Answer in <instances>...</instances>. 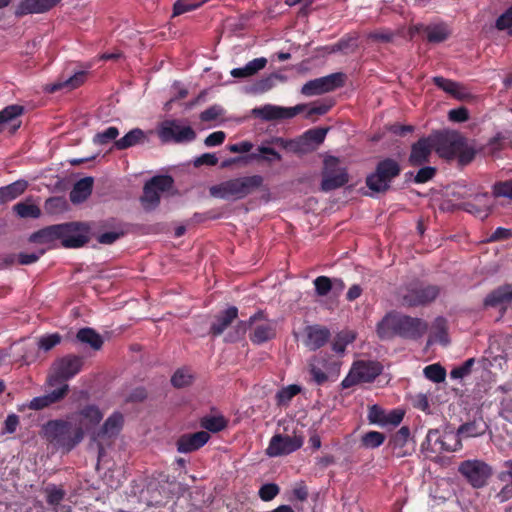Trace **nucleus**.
<instances>
[{
    "mask_svg": "<svg viewBox=\"0 0 512 512\" xmlns=\"http://www.w3.org/2000/svg\"><path fill=\"white\" fill-rule=\"evenodd\" d=\"M428 330V323L418 317L397 312L387 313L377 324V335L382 340L400 337L406 340H418Z\"/></svg>",
    "mask_w": 512,
    "mask_h": 512,
    "instance_id": "nucleus-1",
    "label": "nucleus"
},
{
    "mask_svg": "<svg viewBox=\"0 0 512 512\" xmlns=\"http://www.w3.org/2000/svg\"><path fill=\"white\" fill-rule=\"evenodd\" d=\"M42 434L54 448L68 453L82 441L84 430L67 420L56 419L42 426Z\"/></svg>",
    "mask_w": 512,
    "mask_h": 512,
    "instance_id": "nucleus-2",
    "label": "nucleus"
},
{
    "mask_svg": "<svg viewBox=\"0 0 512 512\" xmlns=\"http://www.w3.org/2000/svg\"><path fill=\"white\" fill-rule=\"evenodd\" d=\"M501 197L512 199V179L495 182L492 186V196L488 192L478 193L470 200L461 203L460 208L481 220H485L495 207L493 198Z\"/></svg>",
    "mask_w": 512,
    "mask_h": 512,
    "instance_id": "nucleus-3",
    "label": "nucleus"
},
{
    "mask_svg": "<svg viewBox=\"0 0 512 512\" xmlns=\"http://www.w3.org/2000/svg\"><path fill=\"white\" fill-rule=\"evenodd\" d=\"M264 178L261 175L243 176L223 181L210 188V194L221 199H243L261 188Z\"/></svg>",
    "mask_w": 512,
    "mask_h": 512,
    "instance_id": "nucleus-4",
    "label": "nucleus"
},
{
    "mask_svg": "<svg viewBox=\"0 0 512 512\" xmlns=\"http://www.w3.org/2000/svg\"><path fill=\"white\" fill-rule=\"evenodd\" d=\"M442 288L438 285L423 281H412L399 291L401 304L408 308L423 307L434 302L440 295Z\"/></svg>",
    "mask_w": 512,
    "mask_h": 512,
    "instance_id": "nucleus-5",
    "label": "nucleus"
},
{
    "mask_svg": "<svg viewBox=\"0 0 512 512\" xmlns=\"http://www.w3.org/2000/svg\"><path fill=\"white\" fill-rule=\"evenodd\" d=\"M400 163L391 157L380 160L375 170L367 175L365 179L366 186L374 193H386L390 190L391 184L395 178L401 174Z\"/></svg>",
    "mask_w": 512,
    "mask_h": 512,
    "instance_id": "nucleus-6",
    "label": "nucleus"
},
{
    "mask_svg": "<svg viewBox=\"0 0 512 512\" xmlns=\"http://www.w3.org/2000/svg\"><path fill=\"white\" fill-rule=\"evenodd\" d=\"M309 372L317 385H323L328 380H336L340 373V363L333 356L320 353L309 363Z\"/></svg>",
    "mask_w": 512,
    "mask_h": 512,
    "instance_id": "nucleus-7",
    "label": "nucleus"
},
{
    "mask_svg": "<svg viewBox=\"0 0 512 512\" xmlns=\"http://www.w3.org/2000/svg\"><path fill=\"white\" fill-rule=\"evenodd\" d=\"M430 136L434 149L441 158L454 159L465 146V137L456 131H436Z\"/></svg>",
    "mask_w": 512,
    "mask_h": 512,
    "instance_id": "nucleus-8",
    "label": "nucleus"
},
{
    "mask_svg": "<svg viewBox=\"0 0 512 512\" xmlns=\"http://www.w3.org/2000/svg\"><path fill=\"white\" fill-rule=\"evenodd\" d=\"M349 182V174L345 167L340 166L339 158L328 156L324 159L321 190L330 192L345 186Z\"/></svg>",
    "mask_w": 512,
    "mask_h": 512,
    "instance_id": "nucleus-9",
    "label": "nucleus"
},
{
    "mask_svg": "<svg viewBox=\"0 0 512 512\" xmlns=\"http://www.w3.org/2000/svg\"><path fill=\"white\" fill-rule=\"evenodd\" d=\"M174 186V179L170 175H157L147 181L143 187L140 198L145 210H153L160 203V194L170 191Z\"/></svg>",
    "mask_w": 512,
    "mask_h": 512,
    "instance_id": "nucleus-10",
    "label": "nucleus"
},
{
    "mask_svg": "<svg viewBox=\"0 0 512 512\" xmlns=\"http://www.w3.org/2000/svg\"><path fill=\"white\" fill-rule=\"evenodd\" d=\"M458 472L473 488L479 489L487 484L493 470L491 465L483 460L468 459L459 464Z\"/></svg>",
    "mask_w": 512,
    "mask_h": 512,
    "instance_id": "nucleus-11",
    "label": "nucleus"
},
{
    "mask_svg": "<svg viewBox=\"0 0 512 512\" xmlns=\"http://www.w3.org/2000/svg\"><path fill=\"white\" fill-rule=\"evenodd\" d=\"M158 136L164 143H188L196 139V132L192 127L184 126L178 120H165L159 127Z\"/></svg>",
    "mask_w": 512,
    "mask_h": 512,
    "instance_id": "nucleus-12",
    "label": "nucleus"
},
{
    "mask_svg": "<svg viewBox=\"0 0 512 512\" xmlns=\"http://www.w3.org/2000/svg\"><path fill=\"white\" fill-rule=\"evenodd\" d=\"M345 81L346 75L344 73H332L330 75L308 81L303 85L301 93L305 96L321 95L344 86Z\"/></svg>",
    "mask_w": 512,
    "mask_h": 512,
    "instance_id": "nucleus-13",
    "label": "nucleus"
},
{
    "mask_svg": "<svg viewBox=\"0 0 512 512\" xmlns=\"http://www.w3.org/2000/svg\"><path fill=\"white\" fill-rule=\"evenodd\" d=\"M304 439L300 435L275 434L269 442L266 454L270 457H278L291 454L303 445Z\"/></svg>",
    "mask_w": 512,
    "mask_h": 512,
    "instance_id": "nucleus-14",
    "label": "nucleus"
},
{
    "mask_svg": "<svg viewBox=\"0 0 512 512\" xmlns=\"http://www.w3.org/2000/svg\"><path fill=\"white\" fill-rule=\"evenodd\" d=\"M327 133L326 128H313L307 130L303 136L296 141H285L282 138H277L276 142L283 148H289L295 153H305L310 148V143L320 144L324 141Z\"/></svg>",
    "mask_w": 512,
    "mask_h": 512,
    "instance_id": "nucleus-15",
    "label": "nucleus"
},
{
    "mask_svg": "<svg viewBox=\"0 0 512 512\" xmlns=\"http://www.w3.org/2000/svg\"><path fill=\"white\" fill-rule=\"evenodd\" d=\"M84 365L82 356L68 354L54 363L55 379L59 382L67 381L76 376Z\"/></svg>",
    "mask_w": 512,
    "mask_h": 512,
    "instance_id": "nucleus-16",
    "label": "nucleus"
},
{
    "mask_svg": "<svg viewBox=\"0 0 512 512\" xmlns=\"http://www.w3.org/2000/svg\"><path fill=\"white\" fill-rule=\"evenodd\" d=\"M307 106L298 104L294 107H280L271 104L253 110L254 114L266 121L290 119L302 113Z\"/></svg>",
    "mask_w": 512,
    "mask_h": 512,
    "instance_id": "nucleus-17",
    "label": "nucleus"
},
{
    "mask_svg": "<svg viewBox=\"0 0 512 512\" xmlns=\"http://www.w3.org/2000/svg\"><path fill=\"white\" fill-rule=\"evenodd\" d=\"M66 226L63 236L60 237L61 244L65 248H79L89 241L88 228L78 222L62 223Z\"/></svg>",
    "mask_w": 512,
    "mask_h": 512,
    "instance_id": "nucleus-18",
    "label": "nucleus"
},
{
    "mask_svg": "<svg viewBox=\"0 0 512 512\" xmlns=\"http://www.w3.org/2000/svg\"><path fill=\"white\" fill-rule=\"evenodd\" d=\"M388 447L397 458L411 455L415 450V445L411 440L409 427L402 426L395 432L388 442Z\"/></svg>",
    "mask_w": 512,
    "mask_h": 512,
    "instance_id": "nucleus-19",
    "label": "nucleus"
},
{
    "mask_svg": "<svg viewBox=\"0 0 512 512\" xmlns=\"http://www.w3.org/2000/svg\"><path fill=\"white\" fill-rule=\"evenodd\" d=\"M433 151L435 149L431 136L421 137L412 144L408 162L413 167L422 166L429 162Z\"/></svg>",
    "mask_w": 512,
    "mask_h": 512,
    "instance_id": "nucleus-20",
    "label": "nucleus"
},
{
    "mask_svg": "<svg viewBox=\"0 0 512 512\" xmlns=\"http://www.w3.org/2000/svg\"><path fill=\"white\" fill-rule=\"evenodd\" d=\"M210 439V434L206 431L195 433H185L176 441L177 451L179 453H191L202 448Z\"/></svg>",
    "mask_w": 512,
    "mask_h": 512,
    "instance_id": "nucleus-21",
    "label": "nucleus"
},
{
    "mask_svg": "<svg viewBox=\"0 0 512 512\" xmlns=\"http://www.w3.org/2000/svg\"><path fill=\"white\" fill-rule=\"evenodd\" d=\"M24 113V107L18 104L6 106L0 111V133L5 126L9 127V133L14 134L21 126L19 119Z\"/></svg>",
    "mask_w": 512,
    "mask_h": 512,
    "instance_id": "nucleus-22",
    "label": "nucleus"
},
{
    "mask_svg": "<svg viewBox=\"0 0 512 512\" xmlns=\"http://www.w3.org/2000/svg\"><path fill=\"white\" fill-rule=\"evenodd\" d=\"M504 469L497 474V479L503 484L494 495L498 503H505L512 499V459L503 463Z\"/></svg>",
    "mask_w": 512,
    "mask_h": 512,
    "instance_id": "nucleus-23",
    "label": "nucleus"
},
{
    "mask_svg": "<svg viewBox=\"0 0 512 512\" xmlns=\"http://www.w3.org/2000/svg\"><path fill=\"white\" fill-rule=\"evenodd\" d=\"M305 332L306 339L304 340V344L313 351L323 347L331 337L330 330L320 325L308 326Z\"/></svg>",
    "mask_w": 512,
    "mask_h": 512,
    "instance_id": "nucleus-24",
    "label": "nucleus"
},
{
    "mask_svg": "<svg viewBox=\"0 0 512 512\" xmlns=\"http://www.w3.org/2000/svg\"><path fill=\"white\" fill-rule=\"evenodd\" d=\"M61 0H22L16 7L15 15L44 13L56 6Z\"/></svg>",
    "mask_w": 512,
    "mask_h": 512,
    "instance_id": "nucleus-25",
    "label": "nucleus"
},
{
    "mask_svg": "<svg viewBox=\"0 0 512 512\" xmlns=\"http://www.w3.org/2000/svg\"><path fill=\"white\" fill-rule=\"evenodd\" d=\"M124 418L120 412L112 413L94 434L95 440L110 439L119 434L123 427Z\"/></svg>",
    "mask_w": 512,
    "mask_h": 512,
    "instance_id": "nucleus-26",
    "label": "nucleus"
},
{
    "mask_svg": "<svg viewBox=\"0 0 512 512\" xmlns=\"http://www.w3.org/2000/svg\"><path fill=\"white\" fill-rule=\"evenodd\" d=\"M352 368L362 383H371L381 374L383 367L376 361H357Z\"/></svg>",
    "mask_w": 512,
    "mask_h": 512,
    "instance_id": "nucleus-27",
    "label": "nucleus"
},
{
    "mask_svg": "<svg viewBox=\"0 0 512 512\" xmlns=\"http://www.w3.org/2000/svg\"><path fill=\"white\" fill-rule=\"evenodd\" d=\"M238 317V308L230 306L223 312L215 316V321L211 324L209 333L214 336H220Z\"/></svg>",
    "mask_w": 512,
    "mask_h": 512,
    "instance_id": "nucleus-28",
    "label": "nucleus"
},
{
    "mask_svg": "<svg viewBox=\"0 0 512 512\" xmlns=\"http://www.w3.org/2000/svg\"><path fill=\"white\" fill-rule=\"evenodd\" d=\"M276 337V324L274 321H268L261 324H255L249 335V339L254 344H263Z\"/></svg>",
    "mask_w": 512,
    "mask_h": 512,
    "instance_id": "nucleus-29",
    "label": "nucleus"
},
{
    "mask_svg": "<svg viewBox=\"0 0 512 512\" xmlns=\"http://www.w3.org/2000/svg\"><path fill=\"white\" fill-rule=\"evenodd\" d=\"M68 390L69 386L67 384H64L62 387L53 390L49 394L33 398L30 401L28 407L32 410L44 409L63 399L68 393Z\"/></svg>",
    "mask_w": 512,
    "mask_h": 512,
    "instance_id": "nucleus-30",
    "label": "nucleus"
},
{
    "mask_svg": "<svg viewBox=\"0 0 512 512\" xmlns=\"http://www.w3.org/2000/svg\"><path fill=\"white\" fill-rule=\"evenodd\" d=\"M485 307H498L512 304V284H505L491 291L484 299Z\"/></svg>",
    "mask_w": 512,
    "mask_h": 512,
    "instance_id": "nucleus-31",
    "label": "nucleus"
},
{
    "mask_svg": "<svg viewBox=\"0 0 512 512\" xmlns=\"http://www.w3.org/2000/svg\"><path fill=\"white\" fill-rule=\"evenodd\" d=\"M79 422L78 427L89 430L100 423L103 418V413L96 405H87L79 410L76 414Z\"/></svg>",
    "mask_w": 512,
    "mask_h": 512,
    "instance_id": "nucleus-32",
    "label": "nucleus"
},
{
    "mask_svg": "<svg viewBox=\"0 0 512 512\" xmlns=\"http://www.w3.org/2000/svg\"><path fill=\"white\" fill-rule=\"evenodd\" d=\"M65 230L66 226H62V224L47 226L31 234L29 241L40 244L51 243L55 240H60Z\"/></svg>",
    "mask_w": 512,
    "mask_h": 512,
    "instance_id": "nucleus-33",
    "label": "nucleus"
},
{
    "mask_svg": "<svg viewBox=\"0 0 512 512\" xmlns=\"http://www.w3.org/2000/svg\"><path fill=\"white\" fill-rule=\"evenodd\" d=\"M94 179L92 177H84L78 180L69 193L70 201L73 204L84 202L92 193Z\"/></svg>",
    "mask_w": 512,
    "mask_h": 512,
    "instance_id": "nucleus-34",
    "label": "nucleus"
},
{
    "mask_svg": "<svg viewBox=\"0 0 512 512\" xmlns=\"http://www.w3.org/2000/svg\"><path fill=\"white\" fill-rule=\"evenodd\" d=\"M489 425L484 421V419L480 416L478 418H474L472 421L463 423L457 429V434L459 438L465 437H479L486 433Z\"/></svg>",
    "mask_w": 512,
    "mask_h": 512,
    "instance_id": "nucleus-35",
    "label": "nucleus"
},
{
    "mask_svg": "<svg viewBox=\"0 0 512 512\" xmlns=\"http://www.w3.org/2000/svg\"><path fill=\"white\" fill-rule=\"evenodd\" d=\"M27 187L28 182L23 179L0 187V205L15 200L26 191Z\"/></svg>",
    "mask_w": 512,
    "mask_h": 512,
    "instance_id": "nucleus-36",
    "label": "nucleus"
},
{
    "mask_svg": "<svg viewBox=\"0 0 512 512\" xmlns=\"http://www.w3.org/2000/svg\"><path fill=\"white\" fill-rule=\"evenodd\" d=\"M76 339L93 350H100L104 344L103 337L93 328L85 327L78 330Z\"/></svg>",
    "mask_w": 512,
    "mask_h": 512,
    "instance_id": "nucleus-37",
    "label": "nucleus"
},
{
    "mask_svg": "<svg viewBox=\"0 0 512 512\" xmlns=\"http://www.w3.org/2000/svg\"><path fill=\"white\" fill-rule=\"evenodd\" d=\"M462 448V442L457 432L446 433L443 436L439 434V441L435 447H433V454L442 452H454Z\"/></svg>",
    "mask_w": 512,
    "mask_h": 512,
    "instance_id": "nucleus-38",
    "label": "nucleus"
},
{
    "mask_svg": "<svg viewBox=\"0 0 512 512\" xmlns=\"http://www.w3.org/2000/svg\"><path fill=\"white\" fill-rule=\"evenodd\" d=\"M267 64V59L264 57L255 58L249 61L244 67L234 68L230 74L234 78H247L257 74L260 70L264 69Z\"/></svg>",
    "mask_w": 512,
    "mask_h": 512,
    "instance_id": "nucleus-39",
    "label": "nucleus"
},
{
    "mask_svg": "<svg viewBox=\"0 0 512 512\" xmlns=\"http://www.w3.org/2000/svg\"><path fill=\"white\" fill-rule=\"evenodd\" d=\"M145 140V134L140 128H134L126 133L122 138L115 140L114 146L118 150H125Z\"/></svg>",
    "mask_w": 512,
    "mask_h": 512,
    "instance_id": "nucleus-40",
    "label": "nucleus"
},
{
    "mask_svg": "<svg viewBox=\"0 0 512 512\" xmlns=\"http://www.w3.org/2000/svg\"><path fill=\"white\" fill-rule=\"evenodd\" d=\"M424 32L426 33L427 40L430 43L444 42L451 34L448 26L444 23L425 26Z\"/></svg>",
    "mask_w": 512,
    "mask_h": 512,
    "instance_id": "nucleus-41",
    "label": "nucleus"
},
{
    "mask_svg": "<svg viewBox=\"0 0 512 512\" xmlns=\"http://www.w3.org/2000/svg\"><path fill=\"white\" fill-rule=\"evenodd\" d=\"M200 426L207 430L206 432L218 433L226 429L228 420L222 415H206L200 418Z\"/></svg>",
    "mask_w": 512,
    "mask_h": 512,
    "instance_id": "nucleus-42",
    "label": "nucleus"
},
{
    "mask_svg": "<svg viewBox=\"0 0 512 512\" xmlns=\"http://www.w3.org/2000/svg\"><path fill=\"white\" fill-rule=\"evenodd\" d=\"M432 81L439 89L450 94L451 96H453L457 99L463 98V94L460 91L461 86L459 83H457L453 80L444 78L442 76H435V77H433Z\"/></svg>",
    "mask_w": 512,
    "mask_h": 512,
    "instance_id": "nucleus-43",
    "label": "nucleus"
},
{
    "mask_svg": "<svg viewBox=\"0 0 512 512\" xmlns=\"http://www.w3.org/2000/svg\"><path fill=\"white\" fill-rule=\"evenodd\" d=\"M385 434L378 431H368L361 437V446L369 449L380 447L385 442Z\"/></svg>",
    "mask_w": 512,
    "mask_h": 512,
    "instance_id": "nucleus-44",
    "label": "nucleus"
},
{
    "mask_svg": "<svg viewBox=\"0 0 512 512\" xmlns=\"http://www.w3.org/2000/svg\"><path fill=\"white\" fill-rule=\"evenodd\" d=\"M194 376L188 369L180 368L171 377V383L176 388H184L192 384Z\"/></svg>",
    "mask_w": 512,
    "mask_h": 512,
    "instance_id": "nucleus-45",
    "label": "nucleus"
},
{
    "mask_svg": "<svg viewBox=\"0 0 512 512\" xmlns=\"http://www.w3.org/2000/svg\"><path fill=\"white\" fill-rule=\"evenodd\" d=\"M427 379L434 383H441L446 378V370L438 363L428 365L423 370Z\"/></svg>",
    "mask_w": 512,
    "mask_h": 512,
    "instance_id": "nucleus-46",
    "label": "nucleus"
},
{
    "mask_svg": "<svg viewBox=\"0 0 512 512\" xmlns=\"http://www.w3.org/2000/svg\"><path fill=\"white\" fill-rule=\"evenodd\" d=\"M260 320H265V313L262 310H259L250 316L247 321H239L236 325V333L240 337L244 336L246 331L252 328Z\"/></svg>",
    "mask_w": 512,
    "mask_h": 512,
    "instance_id": "nucleus-47",
    "label": "nucleus"
},
{
    "mask_svg": "<svg viewBox=\"0 0 512 512\" xmlns=\"http://www.w3.org/2000/svg\"><path fill=\"white\" fill-rule=\"evenodd\" d=\"M315 293L319 297L327 296L333 290L332 279L328 276H318L313 281Z\"/></svg>",
    "mask_w": 512,
    "mask_h": 512,
    "instance_id": "nucleus-48",
    "label": "nucleus"
},
{
    "mask_svg": "<svg viewBox=\"0 0 512 512\" xmlns=\"http://www.w3.org/2000/svg\"><path fill=\"white\" fill-rule=\"evenodd\" d=\"M85 77H86V74L84 72L75 73L73 76H71L66 81L54 84L51 91H57L64 87L68 88L69 90L78 88L80 85L83 84Z\"/></svg>",
    "mask_w": 512,
    "mask_h": 512,
    "instance_id": "nucleus-49",
    "label": "nucleus"
},
{
    "mask_svg": "<svg viewBox=\"0 0 512 512\" xmlns=\"http://www.w3.org/2000/svg\"><path fill=\"white\" fill-rule=\"evenodd\" d=\"M495 28L499 31L507 30L508 35L512 36V5L496 19Z\"/></svg>",
    "mask_w": 512,
    "mask_h": 512,
    "instance_id": "nucleus-50",
    "label": "nucleus"
},
{
    "mask_svg": "<svg viewBox=\"0 0 512 512\" xmlns=\"http://www.w3.org/2000/svg\"><path fill=\"white\" fill-rule=\"evenodd\" d=\"M394 33L388 28H380L367 34V39L376 43H389L394 39Z\"/></svg>",
    "mask_w": 512,
    "mask_h": 512,
    "instance_id": "nucleus-51",
    "label": "nucleus"
},
{
    "mask_svg": "<svg viewBox=\"0 0 512 512\" xmlns=\"http://www.w3.org/2000/svg\"><path fill=\"white\" fill-rule=\"evenodd\" d=\"M252 160L261 161V160H266V158L259 156L258 154H255V153H251V154H247V155H243V156H237V157L225 159L221 162L220 167L228 168V167H230L234 164H238V163H242V164L246 165L249 162H251Z\"/></svg>",
    "mask_w": 512,
    "mask_h": 512,
    "instance_id": "nucleus-52",
    "label": "nucleus"
},
{
    "mask_svg": "<svg viewBox=\"0 0 512 512\" xmlns=\"http://www.w3.org/2000/svg\"><path fill=\"white\" fill-rule=\"evenodd\" d=\"M119 135L118 128L114 126H110L107 129H105L102 132H98L95 134L93 138V142L98 145H106L110 141L115 140L116 137Z\"/></svg>",
    "mask_w": 512,
    "mask_h": 512,
    "instance_id": "nucleus-53",
    "label": "nucleus"
},
{
    "mask_svg": "<svg viewBox=\"0 0 512 512\" xmlns=\"http://www.w3.org/2000/svg\"><path fill=\"white\" fill-rule=\"evenodd\" d=\"M46 501L51 506H58L65 497V491L55 485L48 486L45 489Z\"/></svg>",
    "mask_w": 512,
    "mask_h": 512,
    "instance_id": "nucleus-54",
    "label": "nucleus"
},
{
    "mask_svg": "<svg viewBox=\"0 0 512 512\" xmlns=\"http://www.w3.org/2000/svg\"><path fill=\"white\" fill-rule=\"evenodd\" d=\"M301 391L300 386L292 384L285 388H282L277 393L278 404L283 405L289 403L293 397L299 394Z\"/></svg>",
    "mask_w": 512,
    "mask_h": 512,
    "instance_id": "nucleus-55",
    "label": "nucleus"
},
{
    "mask_svg": "<svg viewBox=\"0 0 512 512\" xmlns=\"http://www.w3.org/2000/svg\"><path fill=\"white\" fill-rule=\"evenodd\" d=\"M15 211L23 218H38L40 209L34 204L18 203L14 206Z\"/></svg>",
    "mask_w": 512,
    "mask_h": 512,
    "instance_id": "nucleus-56",
    "label": "nucleus"
},
{
    "mask_svg": "<svg viewBox=\"0 0 512 512\" xmlns=\"http://www.w3.org/2000/svg\"><path fill=\"white\" fill-rule=\"evenodd\" d=\"M475 364L474 358L467 359L464 363H462L460 366L454 367L450 371V377L453 379H461L465 376L469 375L472 371V367Z\"/></svg>",
    "mask_w": 512,
    "mask_h": 512,
    "instance_id": "nucleus-57",
    "label": "nucleus"
},
{
    "mask_svg": "<svg viewBox=\"0 0 512 512\" xmlns=\"http://www.w3.org/2000/svg\"><path fill=\"white\" fill-rule=\"evenodd\" d=\"M279 492H280V488L277 484L266 483L260 487V489L258 491V495L261 500L268 502V501L273 500L279 494Z\"/></svg>",
    "mask_w": 512,
    "mask_h": 512,
    "instance_id": "nucleus-58",
    "label": "nucleus"
},
{
    "mask_svg": "<svg viewBox=\"0 0 512 512\" xmlns=\"http://www.w3.org/2000/svg\"><path fill=\"white\" fill-rule=\"evenodd\" d=\"M224 109L222 106L215 104L202 111L200 114V119L202 122H211L217 120L224 114Z\"/></svg>",
    "mask_w": 512,
    "mask_h": 512,
    "instance_id": "nucleus-59",
    "label": "nucleus"
},
{
    "mask_svg": "<svg viewBox=\"0 0 512 512\" xmlns=\"http://www.w3.org/2000/svg\"><path fill=\"white\" fill-rule=\"evenodd\" d=\"M204 2L189 3L186 0H177L173 6V16H179L183 13L196 10Z\"/></svg>",
    "mask_w": 512,
    "mask_h": 512,
    "instance_id": "nucleus-60",
    "label": "nucleus"
},
{
    "mask_svg": "<svg viewBox=\"0 0 512 512\" xmlns=\"http://www.w3.org/2000/svg\"><path fill=\"white\" fill-rule=\"evenodd\" d=\"M385 414L386 411L379 405L375 404L369 407L367 418L369 423L383 426Z\"/></svg>",
    "mask_w": 512,
    "mask_h": 512,
    "instance_id": "nucleus-61",
    "label": "nucleus"
},
{
    "mask_svg": "<svg viewBox=\"0 0 512 512\" xmlns=\"http://www.w3.org/2000/svg\"><path fill=\"white\" fill-rule=\"evenodd\" d=\"M439 441V430L430 429L425 437V440L421 444L422 451L433 453V447L437 445Z\"/></svg>",
    "mask_w": 512,
    "mask_h": 512,
    "instance_id": "nucleus-62",
    "label": "nucleus"
},
{
    "mask_svg": "<svg viewBox=\"0 0 512 512\" xmlns=\"http://www.w3.org/2000/svg\"><path fill=\"white\" fill-rule=\"evenodd\" d=\"M61 342V336L58 333L42 336L38 341V347L44 351H49Z\"/></svg>",
    "mask_w": 512,
    "mask_h": 512,
    "instance_id": "nucleus-63",
    "label": "nucleus"
},
{
    "mask_svg": "<svg viewBox=\"0 0 512 512\" xmlns=\"http://www.w3.org/2000/svg\"><path fill=\"white\" fill-rule=\"evenodd\" d=\"M436 168L431 166L421 167L414 177V182L416 184L426 183L434 178L436 175Z\"/></svg>",
    "mask_w": 512,
    "mask_h": 512,
    "instance_id": "nucleus-64",
    "label": "nucleus"
}]
</instances>
